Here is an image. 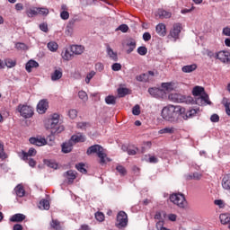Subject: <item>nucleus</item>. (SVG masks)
Instances as JSON below:
<instances>
[{
	"instance_id": "obj_64",
	"label": "nucleus",
	"mask_w": 230,
	"mask_h": 230,
	"mask_svg": "<svg viewBox=\"0 0 230 230\" xmlns=\"http://www.w3.org/2000/svg\"><path fill=\"white\" fill-rule=\"evenodd\" d=\"M222 34L225 35V37H230V28L229 27L223 28Z\"/></svg>"
},
{
	"instance_id": "obj_49",
	"label": "nucleus",
	"mask_w": 230,
	"mask_h": 230,
	"mask_svg": "<svg viewBox=\"0 0 230 230\" xmlns=\"http://www.w3.org/2000/svg\"><path fill=\"white\" fill-rule=\"evenodd\" d=\"M78 96L80 100H82L84 102H87V100H89V96H87V93H85L84 91H79Z\"/></svg>"
},
{
	"instance_id": "obj_55",
	"label": "nucleus",
	"mask_w": 230,
	"mask_h": 230,
	"mask_svg": "<svg viewBox=\"0 0 230 230\" xmlns=\"http://www.w3.org/2000/svg\"><path fill=\"white\" fill-rule=\"evenodd\" d=\"M119 30L120 31H122V33H127V31H128V25L127 24H121L119 25L116 31Z\"/></svg>"
},
{
	"instance_id": "obj_9",
	"label": "nucleus",
	"mask_w": 230,
	"mask_h": 230,
	"mask_svg": "<svg viewBox=\"0 0 230 230\" xmlns=\"http://www.w3.org/2000/svg\"><path fill=\"white\" fill-rule=\"evenodd\" d=\"M216 58L223 62V64H229L230 62V53L229 51L221 50L216 54Z\"/></svg>"
},
{
	"instance_id": "obj_58",
	"label": "nucleus",
	"mask_w": 230,
	"mask_h": 230,
	"mask_svg": "<svg viewBox=\"0 0 230 230\" xmlns=\"http://www.w3.org/2000/svg\"><path fill=\"white\" fill-rule=\"evenodd\" d=\"M60 17H61V19H63V21H67V19H69V12H67V11L61 12Z\"/></svg>"
},
{
	"instance_id": "obj_61",
	"label": "nucleus",
	"mask_w": 230,
	"mask_h": 230,
	"mask_svg": "<svg viewBox=\"0 0 230 230\" xmlns=\"http://www.w3.org/2000/svg\"><path fill=\"white\" fill-rule=\"evenodd\" d=\"M88 125H89V123H87V122H79V123H77V128H80L81 130H85V128H87Z\"/></svg>"
},
{
	"instance_id": "obj_31",
	"label": "nucleus",
	"mask_w": 230,
	"mask_h": 230,
	"mask_svg": "<svg viewBox=\"0 0 230 230\" xmlns=\"http://www.w3.org/2000/svg\"><path fill=\"white\" fill-rule=\"evenodd\" d=\"M61 57L63 58V60H72L73 59V52L68 51L67 49H65L62 53H61Z\"/></svg>"
},
{
	"instance_id": "obj_34",
	"label": "nucleus",
	"mask_w": 230,
	"mask_h": 230,
	"mask_svg": "<svg viewBox=\"0 0 230 230\" xmlns=\"http://www.w3.org/2000/svg\"><path fill=\"white\" fill-rule=\"evenodd\" d=\"M50 226L54 230H62V225H60L59 221L57 219H52L50 222Z\"/></svg>"
},
{
	"instance_id": "obj_28",
	"label": "nucleus",
	"mask_w": 230,
	"mask_h": 230,
	"mask_svg": "<svg viewBox=\"0 0 230 230\" xmlns=\"http://www.w3.org/2000/svg\"><path fill=\"white\" fill-rule=\"evenodd\" d=\"M148 93L154 98H159V96H161V94H163V90L158 89V88H149Z\"/></svg>"
},
{
	"instance_id": "obj_44",
	"label": "nucleus",
	"mask_w": 230,
	"mask_h": 230,
	"mask_svg": "<svg viewBox=\"0 0 230 230\" xmlns=\"http://www.w3.org/2000/svg\"><path fill=\"white\" fill-rule=\"evenodd\" d=\"M137 51L138 55H141V57H145V55L148 53V49H146V47L145 46H142V47H138Z\"/></svg>"
},
{
	"instance_id": "obj_27",
	"label": "nucleus",
	"mask_w": 230,
	"mask_h": 230,
	"mask_svg": "<svg viewBox=\"0 0 230 230\" xmlns=\"http://www.w3.org/2000/svg\"><path fill=\"white\" fill-rule=\"evenodd\" d=\"M156 33L160 36V37H165L166 36V25H164V23H159L158 25H156Z\"/></svg>"
},
{
	"instance_id": "obj_48",
	"label": "nucleus",
	"mask_w": 230,
	"mask_h": 230,
	"mask_svg": "<svg viewBox=\"0 0 230 230\" xmlns=\"http://www.w3.org/2000/svg\"><path fill=\"white\" fill-rule=\"evenodd\" d=\"M223 103H224V106H225V109H226V113L227 114V116H230V102H229V100L224 99Z\"/></svg>"
},
{
	"instance_id": "obj_19",
	"label": "nucleus",
	"mask_w": 230,
	"mask_h": 230,
	"mask_svg": "<svg viewBox=\"0 0 230 230\" xmlns=\"http://www.w3.org/2000/svg\"><path fill=\"white\" fill-rule=\"evenodd\" d=\"M106 52L111 60L118 62V53L115 52L110 45L106 46Z\"/></svg>"
},
{
	"instance_id": "obj_25",
	"label": "nucleus",
	"mask_w": 230,
	"mask_h": 230,
	"mask_svg": "<svg viewBox=\"0 0 230 230\" xmlns=\"http://www.w3.org/2000/svg\"><path fill=\"white\" fill-rule=\"evenodd\" d=\"M10 222H23V220H26V216L24 214H14L10 217Z\"/></svg>"
},
{
	"instance_id": "obj_42",
	"label": "nucleus",
	"mask_w": 230,
	"mask_h": 230,
	"mask_svg": "<svg viewBox=\"0 0 230 230\" xmlns=\"http://www.w3.org/2000/svg\"><path fill=\"white\" fill-rule=\"evenodd\" d=\"M49 14V9L47 7H38V15H43L46 17V15Z\"/></svg>"
},
{
	"instance_id": "obj_22",
	"label": "nucleus",
	"mask_w": 230,
	"mask_h": 230,
	"mask_svg": "<svg viewBox=\"0 0 230 230\" xmlns=\"http://www.w3.org/2000/svg\"><path fill=\"white\" fill-rule=\"evenodd\" d=\"M64 177L67 179L68 184H73V181L76 179V172L73 170L67 171L64 173Z\"/></svg>"
},
{
	"instance_id": "obj_47",
	"label": "nucleus",
	"mask_w": 230,
	"mask_h": 230,
	"mask_svg": "<svg viewBox=\"0 0 230 230\" xmlns=\"http://www.w3.org/2000/svg\"><path fill=\"white\" fill-rule=\"evenodd\" d=\"M118 94L119 98H123L124 96H127L128 94V89L127 88H119L118 89Z\"/></svg>"
},
{
	"instance_id": "obj_6",
	"label": "nucleus",
	"mask_w": 230,
	"mask_h": 230,
	"mask_svg": "<svg viewBox=\"0 0 230 230\" xmlns=\"http://www.w3.org/2000/svg\"><path fill=\"white\" fill-rule=\"evenodd\" d=\"M169 100H171V102H173L174 103H188V102H192L191 97L186 98V96L181 93H170Z\"/></svg>"
},
{
	"instance_id": "obj_20",
	"label": "nucleus",
	"mask_w": 230,
	"mask_h": 230,
	"mask_svg": "<svg viewBox=\"0 0 230 230\" xmlns=\"http://www.w3.org/2000/svg\"><path fill=\"white\" fill-rule=\"evenodd\" d=\"M70 49L73 55H82V53L85 51V48L81 45H72L70 47Z\"/></svg>"
},
{
	"instance_id": "obj_43",
	"label": "nucleus",
	"mask_w": 230,
	"mask_h": 230,
	"mask_svg": "<svg viewBox=\"0 0 230 230\" xmlns=\"http://www.w3.org/2000/svg\"><path fill=\"white\" fill-rule=\"evenodd\" d=\"M8 158V155H6V153H4V146L3 145V143L0 142V159H2V161H4V159Z\"/></svg>"
},
{
	"instance_id": "obj_12",
	"label": "nucleus",
	"mask_w": 230,
	"mask_h": 230,
	"mask_svg": "<svg viewBox=\"0 0 230 230\" xmlns=\"http://www.w3.org/2000/svg\"><path fill=\"white\" fill-rule=\"evenodd\" d=\"M29 143L36 146H44V145H47L48 141H46L44 137H31L29 138Z\"/></svg>"
},
{
	"instance_id": "obj_10",
	"label": "nucleus",
	"mask_w": 230,
	"mask_h": 230,
	"mask_svg": "<svg viewBox=\"0 0 230 230\" xmlns=\"http://www.w3.org/2000/svg\"><path fill=\"white\" fill-rule=\"evenodd\" d=\"M181 34V25L180 23H174L172 29L170 31L169 39H174V42L179 39Z\"/></svg>"
},
{
	"instance_id": "obj_33",
	"label": "nucleus",
	"mask_w": 230,
	"mask_h": 230,
	"mask_svg": "<svg viewBox=\"0 0 230 230\" xmlns=\"http://www.w3.org/2000/svg\"><path fill=\"white\" fill-rule=\"evenodd\" d=\"M47 48L49 51H52L53 53H55V51L58 49V43L55 41H50L48 43Z\"/></svg>"
},
{
	"instance_id": "obj_53",
	"label": "nucleus",
	"mask_w": 230,
	"mask_h": 230,
	"mask_svg": "<svg viewBox=\"0 0 230 230\" xmlns=\"http://www.w3.org/2000/svg\"><path fill=\"white\" fill-rule=\"evenodd\" d=\"M117 172L120 173V175H127V169L123 167L122 165H118L116 167Z\"/></svg>"
},
{
	"instance_id": "obj_35",
	"label": "nucleus",
	"mask_w": 230,
	"mask_h": 230,
	"mask_svg": "<svg viewBox=\"0 0 230 230\" xmlns=\"http://www.w3.org/2000/svg\"><path fill=\"white\" fill-rule=\"evenodd\" d=\"M40 209H49V200L48 199H41L39 204Z\"/></svg>"
},
{
	"instance_id": "obj_37",
	"label": "nucleus",
	"mask_w": 230,
	"mask_h": 230,
	"mask_svg": "<svg viewBox=\"0 0 230 230\" xmlns=\"http://www.w3.org/2000/svg\"><path fill=\"white\" fill-rule=\"evenodd\" d=\"M175 132V128L167 127L159 130V134H173Z\"/></svg>"
},
{
	"instance_id": "obj_2",
	"label": "nucleus",
	"mask_w": 230,
	"mask_h": 230,
	"mask_svg": "<svg viewBox=\"0 0 230 230\" xmlns=\"http://www.w3.org/2000/svg\"><path fill=\"white\" fill-rule=\"evenodd\" d=\"M193 96H198L195 99L196 104L204 106L211 105V101H209V95L204 91L202 86H195L192 90Z\"/></svg>"
},
{
	"instance_id": "obj_30",
	"label": "nucleus",
	"mask_w": 230,
	"mask_h": 230,
	"mask_svg": "<svg viewBox=\"0 0 230 230\" xmlns=\"http://www.w3.org/2000/svg\"><path fill=\"white\" fill-rule=\"evenodd\" d=\"M197 69V65L192 64V65H187L182 66L181 71L182 73H193Z\"/></svg>"
},
{
	"instance_id": "obj_26",
	"label": "nucleus",
	"mask_w": 230,
	"mask_h": 230,
	"mask_svg": "<svg viewBox=\"0 0 230 230\" xmlns=\"http://www.w3.org/2000/svg\"><path fill=\"white\" fill-rule=\"evenodd\" d=\"M222 188L229 191L230 190V174H226L222 179Z\"/></svg>"
},
{
	"instance_id": "obj_39",
	"label": "nucleus",
	"mask_w": 230,
	"mask_h": 230,
	"mask_svg": "<svg viewBox=\"0 0 230 230\" xmlns=\"http://www.w3.org/2000/svg\"><path fill=\"white\" fill-rule=\"evenodd\" d=\"M105 103H107V105H116V97L113 95L106 96Z\"/></svg>"
},
{
	"instance_id": "obj_18",
	"label": "nucleus",
	"mask_w": 230,
	"mask_h": 230,
	"mask_svg": "<svg viewBox=\"0 0 230 230\" xmlns=\"http://www.w3.org/2000/svg\"><path fill=\"white\" fill-rule=\"evenodd\" d=\"M73 146L75 144L69 139L67 142L62 144V153L63 154H69L73 151Z\"/></svg>"
},
{
	"instance_id": "obj_57",
	"label": "nucleus",
	"mask_w": 230,
	"mask_h": 230,
	"mask_svg": "<svg viewBox=\"0 0 230 230\" xmlns=\"http://www.w3.org/2000/svg\"><path fill=\"white\" fill-rule=\"evenodd\" d=\"M95 218L98 220V222H103L105 216L102 212L95 213Z\"/></svg>"
},
{
	"instance_id": "obj_17",
	"label": "nucleus",
	"mask_w": 230,
	"mask_h": 230,
	"mask_svg": "<svg viewBox=\"0 0 230 230\" xmlns=\"http://www.w3.org/2000/svg\"><path fill=\"white\" fill-rule=\"evenodd\" d=\"M13 193L16 195V197L22 199V197H24V195H26V190H24V186H22V184H18L14 188Z\"/></svg>"
},
{
	"instance_id": "obj_13",
	"label": "nucleus",
	"mask_w": 230,
	"mask_h": 230,
	"mask_svg": "<svg viewBox=\"0 0 230 230\" xmlns=\"http://www.w3.org/2000/svg\"><path fill=\"white\" fill-rule=\"evenodd\" d=\"M49 103L47 100H41L37 105V111L39 114H44L48 111Z\"/></svg>"
},
{
	"instance_id": "obj_40",
	"label": "nucleus",
	"mask_w": 230,
	"mask_h": 230,
	"mask_svg": "<svg viewBox=\"0 0 230 230\" xmlns=\"http://www.w3.org/2000/svg\"><path fill=\"white\" fill-rule=\"evenodd\" d=\"M174 84L173 83H163L162 88H164V91H167V93H170V91H173Z\"/></svg>"
},
{
	"instance_id": "obj_23",
	"label": "nucleus",
	"mask_w": 230,
	"mask_h": 230,
	"mask_svg": "<svg viewBox=\"0 0 230 230\" xmlns=\"http://www.w3.org/2000/svg\"><path fill=\"white\" fill-rule=\"evenodd\" d=\"M37 67H39V62L33 59L29 60L25 65V69L28 73H31V70Z\"/></svg>"
},
{
	"instance_id": "obj_50",
	"label": "nucleus",
	"mask_w": 230,
	"mask_h": 230,
	"mask_svg": "<svg viewBox=\"0 0 230 230\" xmlns=\"http://www.w3.org/2000/svg\"><path fill=\"white\" fill-rule=\"evenodd\" d=\"M76 170L81 173H87V170L85 169V165L84 164H78L75 165Z\"/></svg>"
},
{
	"instance_id": "obj_4",
	"label": "nucleus",
	"mask_w": 230,
	"mask_h": 230,
	"mask_svg": "<svg viewBox=\"0 0 230 230\" xmlns=\"http://www.w3.org/2000/svg\"><path fill=\"white\" fill-rule=\"evenodd\" d=\"M170 200L172 204H175L181 209H184V208L188 206V201H186V198H184V195L181 193L172 194L170 196Z\"/></svg>"
},
{
	"instance_id": "obj_45",
	"label": "nucleus",
	"mask_w": 230,
	"mask_h": 230,
	"mask_svg": "<svg viewBox=\"0 0 230 230\" xmlns=\"http://www.w3.org/2000/svg\"><path fill=\"white\" fill-rule=\"evenodd\" d=\"M136 80L137 82H148V75L147 74H141L140 75H137Z\"/></svg>"
},
{
	"instance_id": "obj_41",
	"label": "nucleus",
	"mask_w": 230,
	"mask_h": 230,
	"mask_svg": "<svg viewBox=\"0 0 230 230\" xmlns=\"http://www.w3.org/2000/svg\"><path fill=\"white\" fill-rule=\"evenodd\" d=\"M4 61L6 67L12 68L17 66V61L15 59L6 58Z\"/></svg>"
},
{
	"instance_id": "obj_29",
	"label": "nucleus",
	"mask_w": 230,
	"mask_h": 230,
	"mask_svg": "<svg viewBox=\"0 0 230 230\" xmlns=\"http://www.w3.org/2000/svg\"><path fill=\"white\" fill-rule=\"evenodd\" d=\"M157 14L159 15L160 19H170V17H172V13L164 9H159L157 11Z\"/></svg>"
},
{
	"instance_id": "obj_36",
	"label": "nucleus",
	"mask_w": 230,
	"mask_h": 230,
	"mask_svg": "<svg viewBox=\"0 0 230 230\" xmlns=\"http://www.w3.org/2000/svg\"><path fill=\"white\" fill-rule=\"evenodd\" d=\"M27 16L31 18L39 15L38 7H33L26 11Z\"/></svg>"
},
{
	"instance_id": "obj_46",
	"label": "nucleus",
	"mask_w": 230,
	"mask_h": 230,
	"mask_svg": "<svg viewBox=\"0 0 230 230\" xmlns=\"http://www.w3.org/2000/svg\"><path fill=\"white\" fill-rule=\"evenodd\" d=\"M188 179L189 180L193 179L194 181H200V179H202V173L194 172V173L189 175Z\"/></svg>"
},
{
	"instance_id": "obj_14",
	"label": "nucleus",
	"mask_w": 230,
	"mask_h": 230,
	"mask_svg": "<svg viewBox=\"0 0 230 230\" xmlns=\"http://www.w3.org/2000/svg\"><path fill=\"white\" fill-rule=\"evenodd\" d=\"M63 76L62 68H56L50 75V80L52 82H58Z\"/></svg>"
},
{
	"instance_id": "obj_38",
	"label": "nucleus",
	"mask_w": 230,
	"mask_h": 230,
	"mask_svg": "<svg viewBox=\"0 0 230 230\" xmlns=\"http://www.w3.org/2000/svg\"><path fill=\"white\" fill-rule=\"evenodd\" d=\"M96 76V72L94 70L90 71L84 79L85 84H91V80Z\"/></svg>"
},
{
	"instance_id": "obj_60",
	"label": "nucleus",
	"mask_w": 230,
	"mask_h": 230,
	"mask_svg": "<svg viewBox=\"0 0 230 230\" xmlns=\"http://www.w3.org/2000/svg\"><path fill=\"white\" fill-rule=\"evenodd\" d=\"M40 30H41V31H44V33H48L49 31L48 23L46 22L40 23Z\"/></svg>"
},
{
	"instance_id": "obj_62",
	"label": "nucleus",
	"mask_w": 230,
	"mask_h": 230,
	"mask_svg": "<svg viewBox=\"0 0 230 230\" xmlns=\"http://www.w3.org/2000/svg\"><path fill=\"white\" fill-rule=\"evenodd\" d=\"M112 71H121V64L119 63H114L111 65Z\"/></svg>"
},
{
	"instance_id": "obj_8",
	"label": "nucleus",
	"mask_w": 230,
	"mask_h": 230,
	"mask_svg": "<svg viewBox=\"0 0 230 230\" xmlns=\"http://www.w3.org/2000/svg\"><path fill=\"white\" fill-rule=\"evenodd\" d=\"M60 119V116L57 113L53 114L52 119L50 120V128L55 130V132H62L64 130V126L58 127V121Z\"/></svg>"
},
{
	"instance_id": "obj_21",
	"label": "nucleus",
	"mask_w": 230,
	"mask_h": 230,
	"mask_svg": "<svg viewBox=\"0 0 230 230\" xmlns=\"http://www.w3.org/2000/svg\"><path fill=\"white\" fill-rule=\"evenodd\" d=\"M72 144L76 145V143H84L85 141V136L78 133L77 135H73L70 138Z\"/></svg>"
},
{
	"instance_id": "obj_32",
	"label": "nucleus",
	"mask_w": 230,
	"mask_h": 230,
	"mask_svg": "<svg viewBox=\"0 0 230 230\" xmlns=\"http://www.w3.org/2000/svg\"><path fill=\"white\" fill-rule=\"evenodd\" d=\"M44 164L49 168H53V170H57V168H58V164L53 160H44Z\"/></svg>"
},
{
	"instance_id": "obj_16",
	"label": "nucleus",
	"mask_w": 230,
	"mask_h": 230,
	"mask_svg": "<svg viewBox=\"0 0 230 230\" xmlns=\"http://www.w3.org/2000/svg\"><path fill=\"white\" fill-rule=\"evenodd\" d=\"M199 112H200V109H190L189 111H187L185 112L184 115H182L183 119H190L191 118H195V116H197V114H199Z\"/></svg>"
},
{
	"instance_id": "obj_52",
	"label": "nucleus",
	"mask_w": 230,
	"mask_h": 230,
	"mask_svg": "<svg viewBox=\"0 0 230 230\" xmlns=\"http://www.w3.org/2000/svg\"><path fill=\"white\" fill-rule=\"evenodd\" d=\"M68 116L71 119H75L78 116V111L75 109H72L68 111Z\"/></svg>"
},
{
	"instance_id": "obj_51",
	"label": "nucleus",
	"mask_w": 230,
	"mask_h": 230,
	"mask_svg": "<svg viewBox=\"0 0 230 230\" xmlns=\"http://www.w3.org/2000/svg\"><path fill=\"white\" fill-rule=\"evenodd\" d=\"M132 114L134 116H139V114H141V108L139 107V104H137L133 107Z\"/></svg>"
},
{
	"instance_id": "obj_3",
	"label": "nucleus",
	"mask_w": 230,
	"mask_h": 230,
	"mask_svg": "<svg viewBox=\"0 0 230 230\" xmlns=\"http://www.w3.org/2000/svg\"><path fill=\"white\" fill-rule=\"evenodd\" d=\"M87 155H91V154H96L100 159V164H105V163L111 162V159L107 157V154L105 153V149L100 145H93L91 146L87 151H86Z\"/></svg>"
},
{
	"instance_id": "obj_63",
	"label": "nucleus",
	"mask_w": 230,
	"mask_h": 230,
	"mask_svg": "<svg viewBox=\"0 0 230 230\" xmlns=\"http://www.w3.org/2000/svg\"><path fill=\"white\" fill-rule=\"evenodd\" d=\"M155 227L157 230H162L164 227V221L160 220V221L156 222Z\"/></svg>"
},
{
	"instance_id": "obj_54",
	"label": "nucleus",
	"mask_w": 230,
	"mask_h": 230,
	"mask_svg": "<svg viewBox=\"0 0 230 230\" xmlns=\"http://www.w3.org/2000/svg\"><path fill=\"white\" fill-rule=\"evenodd\" d=\"M105 69V66L103 65V63H96L95 64V70L99 71V73H102V71H103Z\"/></svg>"
},
{
	"instance_id": "obj_7",
	"label": "nucleus",
	"mask_w": 230,
	"mask_h": 230,
	"mask_svg": "<svg viewBox=\"0 0 230 230\" xmlns=\"http://www.w3.org/2000/svg\"><path fill=\"white\" fill-rule=\"evenodd\" d=\"M17 111L20 112L22 118H25V119H28V118H31V116H33V108L31 106L19 104Z\"/></svg>"
},
{
	"instance_id": "obj_24",
	"label": "nucleus",
	"mask_w": 230,
	"mask_h": 230,
	"mask_svg": "<svg viewBox=\"0 0 230 230\" xmlns=\"http://www.w3.org/2000/svg\"><path fill=\"white\" fill-rule=\"evenodd\" d=\"M219 219L221 224H223V226H228V229H230V214L228 213L221 214L219 216Z\"/></svg>"
},
{
	"instance_id": "obj_1",
	"label": "nucleus",
	"mask_w": 230,
	"mask_h": 230,
	"mask_svg": "<svg viewBox=\"0 0 230 230\" xmlns=\"http://www.w3.org/2000/svg\"><path fill=\"white\" fill-rule=\"evenodd\" d=\"M186 112V109L179 105L169 104L163 108L162 118L165 121H170V123H177L179 121V116H182Z\"/></svg>"
},
{
	"instance_id": "obj_11",
	"label": "nucleus",
	"mask_w": 230,
	"mask_h": 230,
	"mask_svg": "<svg viewBox=\"0 0 230 230\" xmlns=\"http://www.w3.org/2000/svg\"><path fill=\"white\" fill-rule=\"evenodd\" d=\"M37 155V150L31 147L28 152L22 151L20 157H22V161H28L30 157H35Z\"/></svg>"
},
{
	"instance_id": "obj_56",
	"label": "nucleus",
	"mask_w": 230,
	"mask_h": 230,
	"mask_svg": "<svg viewBox=\"0 0 230 230\" xmlns=\"http://www.w3.org/2000/svg\"><path fill=\"white\" fill-rule=\"evenodd\" d=\"M214 204L216 206H218V208H226V202H224V200H222V199H216L214 201Z\"/></svg>"
},
{
	"instance_id": "obj_5",
	"label": "nucleus",
	"mask_w": 230,
	"mask_h": 230,
	"mask_svg": "<svg viewBox=\"0 0 230 230\" xmlns=\"http://www.w3.org/2000/svg\"><path fill=\"white\" fill-rule=\"evenodd\" d=\"M117 223L116 227L118 229H125L127 226H128V215L126 214L125 211L121 210L117 214Z\"/></svg>"
},
{
	"instance_id": "obj_59",
	"label": "nucleus",
	"mask_w": 230,
	"mask_h": 230,
	"mask_svg": "<svg viewBox=\"0 0 230 230\" xmlns=\"http://www.w3.org/2000/svg\"><path fill=\"white\" fill-rule=\"evenodd\" d=\"M15 48L16 49H22V50L28 49V46H26V44L24 43H16Z\"/></svg>"
},
{
	"instance_id": "obj_15",
	"label": "nucleus",
	"mask_w": 230,
	"mask_h": 230,
	"mask_svg": "<svg viewBox=\"0 0 230 230\" xmlns=\"http://www.w3.org/2000/svg\"><path fill=\"white\" fill-rule=\"evenodd\" d=\"M75 24H76V19L69 20L66 29V35H68V37L73 35V31H75Z\"/></svg>"
}]
</instances>
